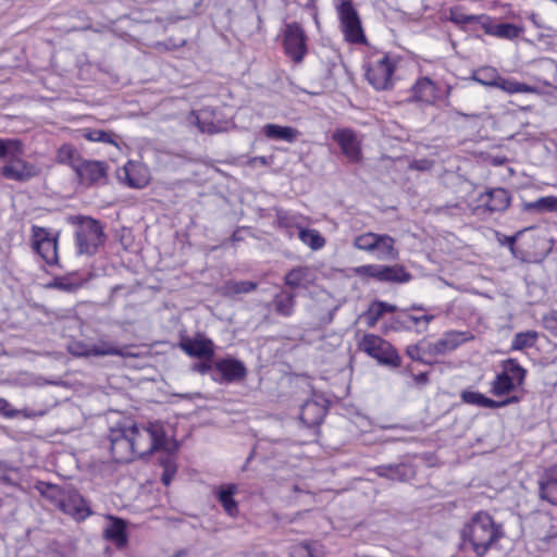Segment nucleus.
<instances>
[{
  "label": "nucleus",
  "mask_w": 557,
  "mask_h": 557,
  "mask_svg": "<svg viewBox=\"0 0 557 557\" xmlns=\"http://www.w3.org/2000/svg\"><path fill=\"white\" fill-rule=\"evenodd\" d=\"M511 201L509 190L506 188L497 187L486 190L476 199V210L484 208L490 213L504 212L508 209Z\"/></svg>",
  "instance_id": "dca6fc26"
},
{
  "label": "nucleus",
  "mask_w": 557,
  "mask_h": 557,
  "mask_svg": "<svg viewBox=\"0 0 557 557\" xmlns=\"http://www.w3.org/2000/svg\"><path fill=\"white\" fill-rule=\"evenodd\" d=\"M407 314L408 313H406V310H401V314L394 317L392 320L391 329L396 332L412 331L413 327L410 324V321L407 320Z\"/></svg>",
  "instance_id": "864d4df0"
},
{
  "label": "nucleus",
  "mask_w": 557,
  "mask_h": 557,
  "mask_svg": "<svg viewBox=\"0 0 557 557\" xmlns=\"http://www.w3.org/2000/svg\"><path fill=\"white\" fill-rule=\"evenodd\" d=\"M321 547L318 542H301L292 547L289 557H321Z\"/></svg>",
  "instance_id": "37998d69"
},
{
  "label": "nucleus",
  "mask_w": 557,
  "mask_h": 557,
  "mask_svg": "<svg viewBox=\"0 0 557 557\" xmlns=\"http://www.w3.org/2000/svg\"><path fill=\"white\" fill-rule=\"evenodd\" d=\"M181 348L190 357L210 359L214 355L213 342L206 337L183 338Z\"/></svg>",
  "instance_id": "4be33fe9"
},
{
  "label": "nucleus",
  "mask_w": 557,
  "mask_h": 557,
  "mask_svg": "<svg viewBox=\"0 0 557 557\" xmlns=\"http://www.w3.org/2000/svg\"><path fill=\"white\" fill-rule=\"evenodd\" d=\"M539 495L553 506H557V465L545 470L539 481Z\"/></svg>",
  "instance_id": "393cba45"
},
{
  "label": "nucleus",
  "mask_w": 557,
  "mask_h": 557,
  "mask_svg": "<svg viewBox=\"0 0 557 557\" xmlns=\"http://www.w3.org/2000/svg\"><path fill=\"white\" fill-rule=\"evenodd\" d=\"M109 164L106 161L84 159L76 169L78 183L88 188L91 186H101L108 183Z\"/></svg>",
  "instance_id": "f8f14e48"
},
{
  "label": "nucleus",
  "mask_w": 557,
  "mask_h": 557,
  "mask_svg": "<svg viewBox=\"0 0 557 557\" xmlns=\"http://www.w3.org/2000/svg\"><path fill=\"white\" fill-rule=\"evenodd\" d=\"M422 345V356L431 359L435 362V358L437 356H441L440 351L435 350L436 342L435 343H429L424 339L421 341Z\"/></svg>",
  "instance_id": "4d7b16f0"
},
{
  "label": "nucleus",
  "mask_w": 557,
  "mask_h": 557,
  "mask_svg": "<svg viewBox=\"0 0 557 557\" xmlns=\"http://www.w3.org/2000/svg\"><path fill=\"white\" fill-rule=\"evenodd\" d=\"M356 274L376 280L381 283L405 284L412 280V274L403 264H364L355 269Z\"/></svg>",
  "instance_id": "39448f33"
},
{
  "label": "nucleus",
  "mask_w": 557,
  "mask_h": 557,
  "mask_svg": "<svg viewBox=\"0 0 557 557\" xmlns=\"http://www.w3.org/2000/svg\"><path fill=\"white\" fill-rule=\"evenodd\" d=\"M253 457H255V449H252L250 451L249 456L247 457L246 462H245V465L243 467V470H246L247 465L252 460Z\"/></svg>",
  "instance_id": "338daca9"
},
{
  "label": "nucleus",
  "mask_w": 557,
  "mask_h": 557,
  "mask_svg": "<svg viewBox=\"0 0 557 557\" xmlns=\"http://www.w3.org/2000/svg\"><path fill=\"white\" fill-rule=\"evenodd\" d=\"M283 46L285 54L294 63L302 62L308 52V47L307 35L299 23L293 22L285 25Z\"/></svg>",
  "instance_id": "423d86ee"
},
{
  "label": "nucleus",
  "mask_w": 557,
  "mask_h": 557,
  "mask_svg": "<svg viewBox=\"0 0 557 557\" xmlns=\"http://www.w3.org/2000/svg\"><path fill=\"white\" fill-rule=\"evenodd\" d=\"M82 356H120L123 358L135 357L136 355L132 352L128 347L119 348L111 343L101 342L98 344L91 345L87 350L83 352H78Z\"/></svg>",
  "instance_id": "bb28decb"
},
{
  "label": "nucleus",
  "mask_w": 557,
  "mask_h": 557,
  "mask_svg": "<svg viewBox=\"0 0 557 557\" xmlns=\"http://www.w3.org/2000/svg\"><path fill=\"white\" fill-rule=\"evenodd\" d=\"M417 384L424 385L429 382V374L428 372H420L413 376Z\"/></svg>",
  "instance_id": "680f3d73"
},
{
  "label": "nucleus",
  "mask_w": 557,
  "mask_h": 557,
  "mask_svg": "<svg viewBox=\"0 0 557 557\" xmlns=\"http://www.w3.org/2000/svg\"><path fill=\"white\" fill-rule=\"evenodd\" d=\"M338 16L348 41L363 42L366 40L360 17L351 1L344 0L341 2L338 5Z\"/></svg>",
  "instance_id": "1a4fd4ad"
},
{
  "label": "nucleus",
  "mask_w": 557,
  "mask_h": 557,
  "mask_svg": "<svg viewBox=\"0 0 557 557\" xmlns=\"http://www.w3.org/2000/svg\"><path fill=\"white\" fill-rule=\"evenodd\" d=\"M409 309L414 310V311H424L425 310L424 306L419 305V304L411 305Z\"/></svg>",
  "instance_id": "69168bd1"
},
{
  "label": "nucleus",
  "mask_w": 557,
  "mask_h": 557,
  "mask_svg": "<svg viewBox=\"0 0 557 557\" xmlns=\"http://www.w3.org/2000/svg\"><path fill=\"white\" fill-rule=\"evenodd\" d=\"M117 178L128 187L137 189L144 188L149 183L146 170L132 161L117 171Z\"/></svg>",
  "instance_id": "412c9836"
},
{
  "label": "nucleus",
  "mask_w": 557,
  "mask_h": 557,
  "mask_svg": "<svg viewBox=\"0 0 557 557\" xmlns=\"http://www.w3.org/2000/svg\"><path fill=\"white\" fill-rule=\"evenodd\" d=\"M69 485H57L50 482L37 481L35 484V490L47 500L50 502L51 505L57 507L58 509L61 506L64 494L66 492Z\"/></svg>",
  "instance_id": "c756f323"
},
{
  "label": "nucleus",
  "mask_w": 557,
  "mask_h": 557,
  "mask_svg": "<svg viewBox=\"0 0 557 557\" xmlns=\"http://www.w3.org/2000/svg\"><path fill=\"white\" fill-rule=\"evenodd\" d=\"M481 28L485 34L505 39H515L519 37L522 27L512 23H495L490 16L481 15Z\"/></svg>",
  "instance_id": "aec40b11"
},
{
  "label": "nucleus",
  "mask_w": 557,
  "mask_h": 557,
  "mask_svg": "<svg viewBox=\"0 0 557 557\" xmlns=\"http://www.w3.org/2000/svg\"><path fill=\"white\" fill-rule=\"evenodd\" d=\"M522 211H536L539 213L557 212V197L545 196L532 202H523Z\"/></svg>",
  "instance_id": "58836bf2"
},
{
  "label": "nucleus",
  "mask_w": 557,
  "mask_h": 557,
  "mask_svg": "<svg viewBox=\"0 0 557 557\" xmlns=\"http://www.w3.org/2000/svg\"><path fill=\"white\" fill-rule=\"evenodd\" d=\"M111 454L117 461H131L135 458L131 436H128V421H120L110 429L109 434Z\"/></svg>",
  "instance_id": "6e6552de"
},
{
  "label": "nucleus",
  "mask_w": 557,
  "mask_h": 557,
  "mask_svg": "<svg viewBox=\"0 0 557 557\" xmlns=\"http://www.w3.org/2000/svg\"><path fill=\"white\" fill-rule=\"evenodd\" d=\"M395 311H397V307L395 305H391L382 300H374L363 312L362 317L366 319L369 327H374L385 313Z\"/></svg>",
  "instance_id": "473e14b6"
},
{
  "label": "nucleus",
  "mask_w": 557,
  "mask_h": 557,
  "mask_svg": "<svg viewBox=\"0 0 557 557\" xmlns=\"http://www.w3.org/2000/svg\"><path fill=\"white\" fill-rule=\"evenodd\" d=\"M395 238L388 234H382L376 245L374 256L380 261H396L399 259V250L395 246Z\"/></svg>",
  "instance_id": "2f4dec72"
},
{
  "label": "nucleus",
  "mask_w": 557,
  "mask_h": 557,
  "mask_svg": "<svg viewBox=\"0 0 557 557\" xmlns=\"http://www.w3.org/2000/svg\"><path fill=\"white\" fill-rule=\"evenodd\" d=\"M450 21L458 25L478 24L481 27V15H467L451 11Z\"/></svg>",
  "instance_id": "5fc2aeb1"
},
{
  "label": "nucleus",
  "mask_w": 557,
  "mask_h": 557,
  "mask_svg": "<svg viewBox=\"0 0 557 557\" xmlns=\"http://www.w3.org/2000/svg\"><path fill=\"white\" fill-rule=\"evenodd\" d=\"M46 288L72 293L78 288V285L70 282L65 276H55L52 281L46 284Z\"/></svg>",
  "instance_id": "3c124183"
},
{
  "label": "nucleus",
  "mask_w": 557,
  "mask_h": 557,
  "mask_svg": "<svg viewBox=\"0 0 557 557\" xmlns=\"http://www.w3.org/2000/svg\"><path fill=\"white\" fill-rule=\"evenodd\" d=\"M247 376L245 363L232 356L220 358L214 362L213 381L220 384L240 382Z\"/></svg>",
  "instance_id": "9b49d317"
},
{
  "label": "nucleus",
  "mask_w": 557,
  "mask_h": 557,
  "mask_svg": "<svg viewBox=\"0 0 557 557\" xmlns=\"http://www.w3.org/2000/svg\"><path fill=\"white\" fill-rule=\"evenodd\" d=\"M58 236L52 235L46 227L32 226L33 249L38 253L47 264H58Z\"/></svg>",
  "instance_id": "0eeeda50"
},
{
  "label": "nucleus",
  "mask_w": 557,
  "mask_h": 557,
  "mask_svg": "<svg viewBox=\"0 0 557 557\" xmlns=\"http://www.w3.org/2000/svg\"><path fill=\"white\" fill-rule=\"evenodd\" d=\"M395 64L388 55L370 63L366 69V78L375 90H386L393 87L392 75Z\"/></svg>",
  "instance_id": "9d476101"
},
{
  "label": "nucleus",
  "mask_w": 557,
  "mask_h": 557,
  "mask_svg": "<svg viewBox=\"0 0 557 557\" xmlns=\"http://www.w3.org/2000/svg\"><path fill=\"white\" fill-rule=\"evenodd\" d=\"M237 486L235 484H226L219 487L216 491V499L230 517L238 515V503L235 500Z\"/></svg>",
  "instance_id": "7c9ffc66"
},
{
  "label": "nucleus",
  "mask_w": 557,
  "mask_h": 557,
  "mask_svg": "<svg viewBox=\"0 0 557 557\" xmlns=\"http://www.w3.org/2000/svg\"><path fill=\"white\" fill-rule=\"evenodd\" d=\"M18 157H9V161L0 169V174L11 181L24 183L38 174L36 166Z\"/></svg>",
  "instance_id": "2eb2a0df"
},
{
  "label": "nucleus",
  "mask_w": 557,
  "mask_h": 557,
  "mask_svg": "<svg viewBox=\"0 0 557 557\" xmlns=\"http://www.w3.org/2000/svg\"><path fill=\"white\" fill-rule=\"evenodd\" d=\"M472 336H468L467 332L449 331L436 342L435 350L440 351L441 356L446 355L457 349L461 344L469 341Z\"/></svg>",
  "instance_id": "cd10ccee"
},
{
  "label": "nucleus",
  "mask_w": 557,
  "mask_h": 557,
  "mask_svg": "<svg viewBox=\"0 0 557 557\" xmlns=\"http://www.w3.org/2000/svg\"><path fill=\"white\" fill-rule=\"evenodd\" d=\"M299 239L308 245L312 250H319L325 245L324 237L319 231L301 227L298 233Z\"/></svg>",
  "instance_id": "de8ad7c7"
},
{
  "label": "nucleus",
  "mask_w": 557,
  "mask_h": 557,
  "mask_svg": "<svg viewBox=\"0 0 557 557\" xmlns=\"http://www.w3.org/2000/svg\"><path fill=\"white\" fill-rule=\"evenodd\" d=\"M406 355L412 360L423 364H433L434 361L422 356L421 341L417 344L407 346Z\"/></svg>",
  "instance_id": "603ef678"
},
{
  "label": "nucleus",
  "mask_w": 557,
  "mask_h": 557,
  "mask_svg": "<svg viewBox=\"0 0 557 557\" xmlns=\"http://www.w3.org/2000/svg\"><path fill=\"white\" fill-rule=\"evenodd\" d=\"M66 222L74 226L76 252L79 256H94L103 245L106 235L100 221L87 215H69Z\"/></svg>",
  "instance_id": "7ed1b4c3"
},
{
  "label": "nucleus",
  "mask_w": 557,
  "mask_h": 557,
  "mask_svg": "<svg viewBox=\"0 0 557 557\" xmlns=\"http://www.w3.org/2000/svg\"><path fill=\"white\" fill-rule=\"evenodd\" d=\"M545 323L553 334H557V319H546Z\"/></svg>",
  "instance_id": "e2e57ef3"
},
{
  "label": "nucleus",
  "mask_w": 557,
  "mask_h": 557,
  "mask_svg": "<svg viewBox=\"0 0 557 557\" xmlns=\"http://www.w3.org/2000/svg\"><path fill=\"white\" fill-rule=\"evenodd\" d=\"M329 400L322 395L314 394V398L307 399L300 407L299 420L309 429H315L319 433V426L322 424L327 410Z\"/></svg>",
  "instance_id": "ddd939ff"
},
{
  "label": "nucleus",
  "mask_w": 557,
  "mask_h": 557,
  "mask_svg": "<svg viewBox=\"0 0 557 557\" xmlns=\"http://www.w3.org/2000/svg\"><path fill=\"white\" fill-rule=\"evenodd\" d=\"M411 101L434 104L438 98V88L429 77H420L411 87Z\"/></svg>",
  "instance_id": "5701e85b"
},
{
  "label": "nucleus",
  "mask_w": 557,
  "mask_h": 557,
  "mask_svg": "<svg viewBox=\"0 0 557 557\" xmlns=\"http://www.w3.org/2000/svg\"><path fill=\"white\" fill-rule=\"evenodd\" d=\"M407 320L410 321V324H414L419 327V325L422 323L421 317H416L412 314H407Z\"/></svg>",
  "instance_id": "0e129e2a"
},
{
  "label": "nucleus",
  "mask_w": 557,
  "mask_h": 557,
  "mask_svg": "<svg viewBox=\"0 0 557 557\" xmlns=\"http://www.w3.org/2000/svg\"><path fill=\"white\" fill-rule=\"evenodd\" d=\"M59 510L73 517L76 521H84L92 515L86 498L72 485L67 486Z\"/></svg>",
  "instance_id": "4468645a"
},
{
  "label": "nucleus",
  "mask_w": 557,
  "mask_h": 557,
  "mask_svg": "<svg viewBox=\"0 0 557 557\" xmlns=\"http://www.w3.org/2000/svg\"><path fill=\"white\" fill-rule=\"evenodd\" d=\"M495 88H498L509 95L512 94H537L539 89L535 86L528 85L525 83H520L513 78H506L499 75L497 85Z\"/></svg>",
  "instance_id": "f704fd0d"
},
{
  "label": "nucleus",
  "mask_w": 557,
  "mask_h": 557,
  "mask_svg": "<svg viewBox=\"0 0 557 557\" xmlns=\"http://www.w3.org/2000/svg\"><path fill=\"white\" fill-rule=\"evenodd\" d=\"M84 137L89 141L104 143L117 146L114 139L115 135L112 132H107L98 128H87L84 129Z\"/></svg>",
  "instance_id": "8fccbe9b"
},
{
  "label": "nucleus",
  "mask_w": 557,
  "mask_h": 557,
  "mask_svg": "<svg viewBox=\"0 0 557 557\" xmlns=\"http://www.w3.org/2000/svg\"><path fill=\"white\" fill-rule=\"evenodd\" d=\"M505 535L503 525L486 511L475 512L460 530V548L483 557Z\"/></svg>",
  "instance_id": "f257e3e1"
},
{
  "label": "nucleus",
  "mask_w": 557,
  "mask_h": 557,
  "mask_svg": "<svg viewBox=\"0 0 557 557\" xmlns=\"http://www.w3.org/2000/svg\"><path fill=\"white\" fill-rule=\"evenodd\" d=\"M359 347L381 366L398 368L401 364V358L397 349L379 335L364 334Z\"/></svg>",
  "instance_id": "20e7f679"
},
{
  "label": "nucleus",
  "mask_w": 557,
  "mask_h": 557,
  "mask_svg": "<svg viewBox=\"0 0 557 557\" xmlns=\"http://www.w3.org/2000/svg\"><path fill=\"white\" fill-rule=\"evenodd\" d=\"M499 75L496 69L484 66L473 71L471 78L483 86L495 88Z\"/></svg>",
  "instance_id": "c03bdc74"
},
{
  "label": "nucleus",
  "mask_w": 557,
  "mask_h": 557,
  "mask_svg": "<svg viewBox=\"0 0 557 557\" xmlns=\"http://www.w3.org/2000/svg\"><path fill=\"white\" fill-rule=\"evenodd\" d=\"M258 284L252 281H234L230 280L223 285V294L225 296H235L238 294H248L256 290Z\"/></svg>",
  "instance_id": "79ce46f5"
},
{
  "label": "nucleus",
  "mask_w": 557,
  "mask_h": 557,
  "mask_svg": "<svg viewBox=\"0 0 557 557\" xmlns=\"http://www.w3.org/2000/svg\"><path fill=\"white\" fill-rule=\"evenodd\" d=\"M502 372L506 373L518 386H522L527 376V369H524L517 359L508 358L500 363Z\"/></svg>",
  "instance_id": "4c0bfd02"
},
{
  "label": "nucleus",
  "mask_w": 557,
  "mask_h": 557,
  "mask_svg": "<svg viewBox=\"0 0 557 557\" xmlns=\"http://www.w3.org/2000/svg\"><path fill=\"white\" fill-rule=\"evenodd\" d=\"M85 158L78 150L71 144L62 145L57 151V161L61 164H66L72 168L74 172L82 164Z\"/></svg>",
  "instance_id": "72a5a7b5"
},
{
  "label": "nucleus",
  "mask_w": 557,
  "mask_h": 557,
  "mask_svg": "<svg viewBox=\"0 0 557 557\" xmlns=\"http://www.w3.org/2000/svg\"><path fill=\"white\" fill-rule=\"evenodd\" d=\"M456 113H457L458 115L466 116V117H469V116L474 117V116H475L474 114H466V113H462V112H460V111H456Z\"/></svg>",
  "instance_id": "774afa93"
},
{
  "label": "nucleus",
  "mask_w": 557,
  "mask_h": 557,
  "mask_svg": "<svg viewBox=\"0 0 557 557\" xmlns=\"http://www.w3.org/2000/svg\"><path fill=\"white\" fill-rule=\"evenodd\" d=\"M211 115L212 114L209 111H201L200 115L197 116V126L200 132L207 134H216L226 131L227 122H214Z\"/></svg>",
  "instance_id": "ea45409f"
},
{
  "label": "nucleus",
  "mask_w": 557,
  "mask_h": 557,
  "mask_svg": "<svg viewBox=\"0 0 557 557\" xmlns=\"http://www.w3.org/2000/svg\"><path fill=\"white\" fill-rule=\"evenodd\" d=\"M166 455L164 457L159 458V463L163 468V472L161 475V482L163 485L169 486L176 474L177 466L175 456L176 453L165 451Z\"/></svg>",
  "instance_id": "a19ab883"
},
{
  "label": "nucleus",
  "mask_w": 557,
  "mask_h": 557,
  "mask_svg": "<svg viewBox=\"0 0 557 557\" xmlns=\"http://www.w3.org/2000/svg\"><path fill=\"white\" fill-rule=\"evenodd\" d=\"M0 414L4 418L13 419L20 414V410L14 409L5 398L0 397Z\"/></svg>",
  "instance_id": "6e6d98bb"
},
{
  "label": "nucleus",
  "mask_w": 557,
  "mask_h": 557,
  "mask_svg": "<svg viewBox=\"0 0 557 557\" xmlns=\"http://www.w3.org/2000/svg\"><path fill=\"white\" fill-rule=\"evenodd\" d=\"M381 235L382 234L373 232L363 233L355 237L352 245L355 248L359 250L367 251L373 255L375 249H377L376 245L381 238Z\"/></svg>",
  "instance_id": "a18cd8bd"
},
{
  "label": "nucleus",
  "mask_w": 557,
  "mask_h": 557,
  "mask_svg": "<svg viewBox=\"0 0 557 557\" xmlns=\"http://www.w3.org/2000/svg\"><path fill=\"white\" fill-rule=\"evenodd\" d=\"M128 436L135 456L141 460H147L156 451L177 453L180 449L177 441L169 442L166 431L159 421L148 422L141 426L128 421Z\"/></svg>",
  "instance_id": "f03ea898"
},
{
  "label": "nucleus",
  "mask_w": 557,
  "mask_h": 557,
  "mask_svg": "<svg viewBox=\"0 0 557 557\" xmlns=\"http://www.w3.org/2000/svg\"><path fill=\"white\" fill-rule=\"evenodd\" d=\"M338 144L344 156L351 162H357L361 158L360 144L354 131L350 128L336 129L332 136Z\"/></svg>",
  "instance_id": "6ab92c4d"
},
{
  "label": "nucleus",
  "mask_w": 557,
  "mask_h": 557,
  "mask_svg": "<svg viewBox=\"0 0 557 557\" xmlns=\"http://www.w3.org/2000/svg\"><path fill=\"white\" fill-rule=\"evenodd\" d=\"M517 387H519L518 384H516L506 373L500 371L491 383V393L494 396L500 397L509 395Z\"/></svg>",
  "instance_id": "e433bc0d"
},
{
  "label": "nucleus",
  "mask_w": 557,
  "mask_h": 557,
  "mask_svg": "<svg viewBox=\"0 0 557 557\" xmlns=\"http://www.w3.org/2000/svg\"><path fill=\"white\" fill-rule=\"evenodd\" d=\"M537 338L539 333L535 331L519 332L512 338L510 350L531 348L536 344Z\"/></svg>",
  "instance_id": "49530a36"
},
{
  "label": "nucleus",
  "mask_w": 557,
  "mask_h": 557,
  "mask_svg": "<svg viewBox=\"0 0 557 557\" xmlns=\"http://www.w3.org/2000/svg\"><path fill=\"white\" fill-rule=\"evenodd\" d=\"M460 398L465 404L474 405L478 407L488 409L503 408L512 404H518L521 400V397L518 395H510L503 400H494L479 392L470 389L462 391L460 394Z\"/></svg>",
  "instance_id": "a211bd4d"
},
{
  "label": "nucleus",
  "mask_w": 557,
  "mask_h": 557,
  "mask_svg": "<svg viewBox=\"0 0 557 557\" xmlns=\"http://www.w3.org/2000/svg\"><path fill=\"white\" fill-rule=\"evenodd\" d=\"M272 305L276 314L290 317L295 311L296 294L283 288L274 295Z\"/></svg>",
  "instance_id": "c85d7f7f"
},
{
  "label": "nucleus",
  "mask_w": 557,
  "mask_h": 557,
  "mask_svg": "<svg viewBox=\"0 0 557 557\" xmlns=\"http://www.w3.org/2000/svg\"><path fill=\"white\" fill-rule=\"evenodd\" d=\"M23 153V143L17 138H0V159L18 157Z\"/></svg>",
  "instance_id": "09e8293b"
},
{
  "label": "nucleus",
  "mask_w": 557,
  "mask_h": 557,
  "mask_svg": "<svg viewBox=\"0 0 557 557\" xmlns=\"http://www.w3.org/2000/svg\"><path fill=\"white\" fill-rule=\"evenodd\" d=\"M524 231H519L517 232L515 235L512 236H505V239L503 242V244H505L509 249L510 251L516 255V251H515V245H516V242L517 239L521 236V234L523 233Z\"/></svg>",
  "instance_id": "13d9d810"
},
{
  "label": "nucleus",
  "mask_w": 557,
  "mask_h": 557,
  "mask_svg": "<svg viewBox=\"0 0 557 557\" xmlns=\"http://www.w3.org/2000/svg\"><path fill=\"white\" fill-rule=\"evenodd\" d=\"M108 519L110 524L103 530V537L117 548H124L128 544L127 522L114 516H108Z\"/></svg>",
  "instance_id": "b1692460"
},
{
  "label": "nucleus",
  "mask_w": 557,
  "mask_h": 557,
  "mask_svg": "<svg viewBox=\"0 0 557 557\" xmlns=\"http://www.w3.org/2000/svg\"><path fill=\"white\" fill-rule=\"evenodd\" d=\"M434 318L435 317L433 314H423V315H421L423 327H417L416 332L419 333V334L425 332L428 330V325L430 324V322H432L434 320Z\"/></svg>",
  "instance_id": "052dcab7"
},
{
  "label": "nucleus",
  "mask_w": 557,
  "mask_h": 557,
  "mask_svg": "<svg viewBox=\"0 0 557 557\" xmlns=\"http://www.w3.org/2000/svg\"><path fill=\"white\" fill-rule=\"evenodd\" d=\"M194 369L201 374H206L210 371H214V363L211 364L210 362L207 361L199 362L195 364Z\"/></svg>",
  "instance_id": "bf43d9fd"
},
{
  "label": "nucleus",
  "mask_w": 557,
  "mask_h": 557,
  "mask_svg": "<svg viewBox=\"0 0 557 557\" xmlns=\"http://www.w3.org/2000/svg\"><path fill=\"white\" fill-rule=\"evenodd\" d=\"M372 471L382 479L403 483L410 481L416 475L413 465L407 460L379 465Z\"/></svg>",
  "instance_id": "f3484780"
},
{
  "label": "nucleus",
  "mask_w": 557,
  "mask_h": 557,
  "mask_svg": "<svg viewBox=\"0 0 557 557\" xmlns=\"http://www.w3.org/2000/svg\"><path fill=\"white\" fill-rule=\"evenodd\" d=\"M310 269L308 267H295L284 275V285L290 289L305 287L308 283Z\"/></svg>",
  "instance_id": "c9c22d12"
},
{
  "label": "nucleus",
  "mask_w": 557,
  "mask_h": 557,
  "mask_svg": "<svg viewBox=\"0 0 557 557\" xmlns=\"http://www.w3.org/2000/svg\"><path fill=\"white\" fill-rule=\"evenodd\" d=\"M262 133L268 139L285 141L288 144L295 143L300 136V132L297 128L274 123L265 124L262 127Z\"/></svg>",
  "instance_id": "a878e982"
}]
</instances>
